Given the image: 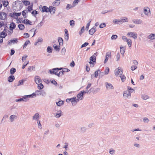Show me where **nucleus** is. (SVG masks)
Here are the masks:
<instances>
[{
  "instance_id": "56",
  "label": "nucleus",
  "mask_w": 155,
  "mask_h": 155,
  "mask_svg": "<svg viewBox=\"0 0 155 155\" xmlns=\"http://www.w3.org/2000/svg\"><path fill=\"white\" fill-rule=\"evenodd\" d=\"M28 57V55H23L22 58V60L23 61L26 60V58Z\"/></svg>"
},
{
  "instance_id": "50",
  "label": "nucleus",
  "mask_w": 155,
  "mask_h": 155,
  "mask_svg": "<svg viewBox=\"0 0 155 155\" xmlns=\"http://www.w3.org/2000/svg\"><path fill=\"white\" fill-rule=\"evenodd\" d=\"M0 35H3L4 36H1L2 38H5V36L7 35V34L4 31L1 32L0 33Z\"/></svg>"
},
{
  "instance_id": "4",
  "label": "nucleus",
  "mask_w": 155,
  "mask_h": 155,
  "mask_svg": "<svg viewBox=\"0 0 155 155\" xmlns=\"http://www.w3.org/2000/svg\"><path fill=\"white\" fill-rule=\"evenodd\" d=\"M39 9L43 12H48L49 11V8L46 6H44L42 7L41 5H40L39 7Z\"/></svg>"
},
{
  "instance_id": "57",
  "label": "nucleus",
  "mask_w": 155,
  "mask_h": 155,
  "mask_svg": "<svg viewBox=\"0 0 155 155\" xmlns=\"http://www.w3.org/2000/svg\"><path fill=\"white\" fill-rule=\"evenodd\" d=\"M109 72V69L108 68H107L104 71L105 74H108Z\"/></svg>"
},
{
  "instance_id": "18",
  "label": "nucleus",
  "mask_w": 155,
  "mask_h": 155,
  "mask_svg": "<svg viewBox=\"0 0 155 155\" xmlns=\"http://www.w3.org/2000/svg\"><path fill=\"white\" fill-rule=\"evenodd\" d=\"M49 72L51 74H55V75H57L58 76V71L56 70H54V68L52 70H50Z\"/></svg>"
},
{
  "instance_id": "41",
  "label": "nucleus",
  "mask_w": 155,
  "mask_h": 155,
  "mask_svg": "<svg viewBox=\"0 0 155 155\" xmlns=\"http://www.w3.org/2000/svg\"><path fill=\"white\" fill-rule=\"evenodd\" d=\"M143 121L144 123H148L149 121V119L146 117H145L143 118Z\"/></svg>"
},
{
  "instance_id": "62",
  "label": "nucleus",
  "mask_w": 155,
  "mask_h": 155,
  "mask_svg": "<svg viewBox=\"0 0 155 155\" xmlns=\"http://www.w3.org/2000/svg\"><path fill=\"white\" fill-rule=\"evenodd\" d=\"M28 11L29 12H30L31 10H33L32 6H29L28 7Z\"/></svg>"
},
{
  "instance_id": "14",
  "label": "nucleus",
  "mask_w": 155,
  "mask_h": 155,
  "mask_svg": "<svg viewBox=\"0 0 155 155\" xmlns=\"http://www.w3.org/2000/svg\"><path fill=\"white\" fill-rule=\"evenodd\" d=\"M17 118V116L12 115L10 117L9 120L11 122H12L15 120Z\"/></svg>"
},
{
  "instance_id": "46",
  "label": "nucleus",
  "mask_w": 155,
  "mask_h": 155,
  "mask_svg": "<svg viewBox=\"0 0 155 155\" xmlns=\"http://www.w3.org/2000/svg\"><path fill=\"white\" fill-rule=\"evenodd\" d=\"M142 99L144 100H146L149 98V97L148 96L146 95H144L142 97Z\"/></svg>"
},
{
  "instance_id": "26",
  "label": "nucleus",
  "mask_w": 155,
  "mask_h": 155,
  "mask_svg": "<svg viewBox=\"0 0 155 155\" xmlns=\"http://www.w3.org/2000/svg\"><path fill=\"white\" fill-rule=\"evenodd\" d=\"M15 79V78L13 76L11 75L8 77V80L9 82H11L14 81Z\"/></svg>"
},
{
  "instance_id": "33",
  "label": "nucleus",
  "mask_w": 155,
  "mask_h": 155,
  "mask_svg": "<svg viewBox=\"0 0 155 155\" xmlns=\"http://www.w3.org/2000/svg\"><path fill=\"white\" fill-rule=\"evenodd\" d=\"M53 48L52 47L48 46L47 48V51L48 53H51L52 52Z\"/></svg>"
},
{
  "instance_id": "22",
  "label": "nucleus",
  "mask_w": 155,
  "mask_h": 155,
  "mask_svg": "<svg viewBox=\"0 0 155 155\" xmlns=\"http://www.w3.org/2000/svg\"><path fill=\"white\" fill-rule=\"evenodd\" d=\"M39 117V114L38 113H36L33 117V120H35L37 121L38 120Z\"/></svg>"
},
{
  "instance_id": "64",
  "label": "nucleus",
  "mask_w": 155,
  "mask_h": 155,
  "mask_svg": "<svg viewBox=\"0 0 155 155\" xmlns=\"http://www.w3.org/2000/svg\"><path fill=\"white\" fill-rule=\"evenodd\" d=\"M88 43L87 42H85L81 45V48H82L88 45Z\"/></svg>"
},
{
  "instance_id": "8",
  "label": "nucleus",
  "mask_w": 155,
  "mask_h": 155,
  "mask_svg": "<svg viewBox=\"0 0 155 155\" xmlns=\"http://www.w3.org/2000/svg\"><path fill=\"white\" fill-rule=\"evenodd\" d=\"M6 14L4 12H2L0 13V18L2 20H5L6 18Z\"/></svg>"
},
{
  "instance_id": "42",
  "label": "nucleus",
  "mask_w": 155,
  "mask_h": 155,
  "mask_svg": "<svg viewBox=\"0 0 155 155\" xmlns=\"http://www.w3.org/2000/svg\"><path fill=\"white\" fill-rule=\"evenodd\" d=\"M30 43V41L29 40H27L26 41L24 45V46H23V48H25L27 46V45L29 44V43Z\"/></svg>"
},
{
  "instance_id": "29",
  "label": "nucleus",
  "mask_w": 155,
  "mask_h": 155,
  "mask_svg": "<svg viewBox=\"0 0 155 155\" xmlns=\"http://www.w3.org/2000/svg\"><path fill=\"white\" fill-rule=\"evenodd\" d=\"M58 41L60 45H62L63 44V39L60 37L58 38Z\"/></svg>"
},
{
  "instance_id": "25",
  "label": "nucleus",
  "mask_w": 155,
  "mask_h": 155,
  "mask_svg": "<svg viewBox=\"0 0 155 155\" xmlns=\"http://www.w3.org/2000/svg\"><path fill=\"white\" fill-rule=\"evenodd\" d=\"M148 38L151 40L155 39V34H151L148 36Z\"/></svg>"
},
{
  "instance_id": "27",
  "label": "nucleus",
  "mask_w": 155,
  "mask_h": 155,
  "mask_svg": "<svg viewBox=\"0 0 155 155\" xmlns=\"http://www.w3.org/2000/svg\"><path fill=\"white\" fill-rule=\"evenodd\" d=\"M22 23H25L26 24H29L30 25H32V23L29 20L26 19H25L23 21Z\"/></svg>"
},
{
  "instance_id": "32",
  "label": "nucleus",
  "mask_w": 155,
  "mask_h": 155,
  "mask_svg": "<svg viewBox=\"0 0 155 155\" xmlns=\"http://www.w3.org/2000/svg\"><path fill=\"white\" fill-rule=\"evenodd\" d=\"M35 93H34L31 94L26 95V96H25L26 97V98H28V97L33 98V97H35Z\"/></svg>"
},
{
  "instance_id": "19",
  "label": "nucleus",
  "mask_w": 155,
  "mask_h": 155,
  "mask_svg": "<svg viewBox=\"0 0 155 155\" xmlns=\"http://www.w3.org/2000/svg\"><path fill=\"white\" fill-rule=\"evenodd\" d=\"M144 13L146 15H148L149 12H150V9L149 8L147 7L144 8L143 9Z\"/></svg>"
},
{
  "instance_id": "15",
  "label": "nucleus",
  "mask_w": 155,
  "mask_h": 155,
  "mask_svg": "<svg viewBox=\"0 0 155 155\" xmlns=\"http://www.w3.org/2000/svg\"><path fill=\"white\" fill-rule=\"evenodd\" d=\"M35 81L36 83L37 84L40 82H41L42 81L40 79V78L38 76H35Z\"/></svg>"
},
{
  "instance_id": "11",
  "label": "nucleus",
  "mask_w": 155,
  "mask_h": 155,
  "mask_svg": "<svg viewBox=\"0 0 155 155\" xmlns=\"http://www.w3.org/2000/svg\"><path fill=\"white\" fill-rule=\"evenodd\" d=\"M56 8L54 7L50 6L49 8V11L51 14H54L55 13Z\"/></svg>"
},
{
  "instance_id": "39",
  "label": "nucleus",
  "mask_w": 155,
  "mask_h": 155,
  "mask_svg": "<svg viewBox=\"0 0 155 155\" xmlns=\"http://www.w3.org/2000/svg\"><path fill=\"white\" fill-rule=\"evenodd\" d=\"M18 27L20 30H23L25 28L24 25L22 24L18 25Z\"/></svg>"
},
{
  "instance_id": "12",
  "label": "nucleus",
  "mask_w": 155,
  "mask_h": 155,
  "mask_svg": "<svg viewBox=\"0 0 155 155\" xmlns=\"http://www.w3.org/2000/svg\"><path fill=\"white\" fill-rule=\"evenodd\" d=\"M18 42V39L16 38H15L14 39H12L8 41V45H10L12 43L15 44L17 43Z\"/></svg>"
},
{
  "instance_id": "59",
  "label": "nucleus",
  "mask_w": 155,
  "mask_h": 155,
  "mask_svg": "<svg viewBox=\"0 0 155 155\" xmlns=\"http://www.w3.org/2000/svg\"><path fill=\"white\" fill-rule=\"evenodd\" d=\"M24 38H28L29 37V35L28 33H25L24 34Z\"/></svg>"
},
{
  "instance_id": "7",
  "label": "nucleus",
  "mask_w": 155,
  "mask_h": 155,
  "mask_svg": "<svg viewBox=\"0 0 155 155\" xmlns=\"http://www.w3.org/2000/svg\"><path fill=\"white\" fill-rule=\"evenodd\" d=\"M84 94L82 92V91H80V93H79L77 95V97H78L77 99H78L80 100H82L83 99L84 97L83 95Z\"/></svg>"
},
{
  "instance_id": "40",
  "label": "nucleus",
  "mask_w": 155,
  "mask_h": 155,
  "mask_svg": "<svg viewBox=\"0 0 155 155\" xmlns=\"http://www.w3.org/2000/svg\"><path fill=\"white\" fill-rule=\"evenodd\" d=\"M100 73L101 71L99 70L95 71L94 73L95 77L97 78L98 76V74Z\"/></svg>"
},
{
  "instance_id": "9",
  "label": "nucleus",
  "mask_w": 155,
  "mask_h": 155,
  "mask_svg": "<svg viewBox=\"0 0 155 155\" xmlns=\"http://www.w3.org/2000/svg\"><path fill=\"white\" fill-rule=\"evenodd\" d=\"M28 100V98H26L25 96L24 97H23L21 98H20L19 99H16L15 100L16 102H20V101H27Z\"/></svg>"
},
{
  "instance_id": "52",
  "label": "nucleus",
  "mask_w": 155,
  "mask_h": 155,
  "mask_svg": "<svg viewBox=\"0 0 155 155\" xmlns=\"http://www.w3.org/2000/svg\"><path fill=\"white\" fill-rule=\"evenodd\" d=\"M120 77L121 79L122 82H124L125 80L126 77L124 75H120Z\"/></svg>"
},
{
  "instance_id": "37",
  "label": "nucleus",
  "mask_w": 155,
  "mask_h": 155,
  "mask_svg": "<svg viewBox=\"0 0 155 155\" xmlns=\"http://www.w3.org/2000/svg\"><path fill=\"white\" fill-rule=\"evenodd\" d=\"M38 89H41L42 88H43L44 87L43 85V84L41 83L40 84H38Z\"/></svg>"
},
{
  "instance_id": "17",
  "label": "nucleus",
  "mask_w": 155,
  "mask_h": 155,
  "mask_svg": "<svg viewBox=\"0 0 155 155\" xmlns=\"http://www.w3.org/2000/svg\"><path fill=\"white\" fill-rule=\"evenodd\" d=\"M113 22L115 24L121 25L122 24V21L120 19H114L113 21Z\"/></svg>"
},
{
  "instance_id": "49",
  "label": "nucleus",
  "mask_w": 155,
  "mask_h": 155,
  "mask_svg": "<svg viewBox=\"0 0 155 155\" xmlns=\"http://www.w3.org/2000/svg\"><path fill=\"white\" fill-rule=\"evenodd\" d=\"M106 26V24L105 23H102L100 25L99 27L100 28H103Z\"/></svg>"
},
{
  "instance_id": "23",
  "label": "nucleus",
  "mask_w": 155,
  "mask_h": 155,
  "mask_svg": "<svg viewBox=\"0 0 155 155\" xmlns=\"http://www.w3.org/2000/svg\"><path fill=\"white\" fill-rule=\"evenodd\" d=\"M53 47L55 51L58 52L59 51L60 49V46H58L55 44H54L53 45Z\"/></svg>"
},
{
  "instance_id": "21",
  "label": "nucleus",
  "mask_w": 155,
  "mask_h": 155,
  "mask_svg": "<svg viewBox=\"0 0 155 155\" xmlns=\"http://www.w3.org/2000/svg\"><path fill=\"white\" fill-rule=\"evenodd\" d=\"M62 113V112L61 110L58 111L57 113H56L55 116L57 118L59 117L61 115Z\"/></svg>"
},
{
  "instance_id": "3",
  "label": "nucleus",
  "mask_w": 155,
  "mask_h": 155,
  "mask_svg": "<svg viewBox=\"0 0 155 155\" xmlns=\"http://www.w3.org/2000/svg\"><path fill=\"white\" fill-rule=\"evenodd\" d=\"M114 73L116 76L118 75H121L123 73L122 69L119 67L118 68L115 69L114 71Z\"/></svg>"
},
{
  "instance_id": "43",
  "label": "nucleus",
  "mask_w": 155,
  "mask_h": 155,
  "mask_svg": "<svg viewBox=\"0 0 155 155\" xmlns=\"http://www.w3.org/2000/svg\"><path fill=\"white\" fill-rule=\"evenodd\" d=\"M129 47H130L131 46L132 41L131 39H128V41H126Z\"/></svg>"
},
{
  "instance_id": "47",
  "label": "nucleus",
  "mask_w": 155,
  "mask_h": 155,
  "mask_svg": "<svg viewBox=\"0 0 155 155\" xmlns=\"http://www.w3.org/2000/svg\"><path fill=\"white\" fill-rule=\"evenodd\" d=\"M22 2L25 5H29L30 4V2L28 1H22Z\"/></svg>"
},
{
  "instance_id": "58",
  "label": "nucleus",
  "mask_w": 155,
  "mask_h": 155,
  "mask_svg": "<svg viewBox=\"0 0 155 155\" xmlns=\"http://www.w3.org/2000/svg\"><path fill=\"white\" fill-rule=\"evenodd\" d=\"M136 66L132 65L131 67V69L132 71H134L137 68Z\"/></svg>"
},
{
  "instance_id": "2",
  "label": "nucleus",
  "mask_w": 155,
  "mask_h": 155,
  "mask_svg": "<svg viewBox=\"0 0 155 155\" xmlns=\"http://www.w3.org/2000/svg\"><path fill=\"white\" fill-rule=\"evenodd\" d=\"M123 96L125 99H129L131 97V94L130 91H125L124 92Z\"/></svg>"
},
{
  "instance_id": "31",
  "label": "nucleus",
  "mask_w": 155,
  "mask_h": 155,
  "mask_svg": "<svg viewBox=\"0 0 155 155\" xmlns=\"http://www.w3.org/2000/svg\"><path fill=\"white\" fill-rule=\"evenodd\" d=\"M64 103V101H60L58 102H57L56 104L58 106H60L63 105Z\"/></svg>"
},
{
  "instance_id": "10",
  "label": "nucleus",
  "mask_w": 155,
  "mask_h": 155,
  "mask_svg": "<svg viewBox=\"0 0 155 155\" xmlns=\"http://www.w3.org/2000/svg\"><path fill=\"white\" fill-rule=\"evenodd\" d=\"M96 31V27H94L89 30V34L91 35H93L95 32Z\"/></svg>"
},
{
  "instance_id": "20",
  "label": "nucleus",
  "mask_w": 155,
  "mask_h": 155,
  "mask_svg": "<svg viewBox=\"0 0 155 155\" xmlns=\"http://www.w3.org/2000/svg\"><path fill=\"white\" fill-rule=\"evenodd\" d=\"M60 3V0H56L54 2H53L52 5L54 6H58Z\"/></svg>"
},
{
  "instance_id": "1",
  "label": "nucleus",
  "mask_w": 155,
  "mask_h": 155,
  "mask_svg": "<svg viewBox=\"0 0 155 155\" xmlns=\"http://www.w3.org/2000/svg\"><path fill=\"white\" fill-rule=\"evenodd\" d=\"M127 36L130 38H133L135 39L137 38V35L136 33L134 32H128Z\"/></svg>"
},
{
  "instance_id": "34",
  "label": "nucleus",
  "mask_w": 155,
  "mask_h": 155,
  "mask_svg": "<svg viewBox=\"0 0 155 155\" xmlns=\"http://www.w3.org/2000/svg\"><path fill=\"white\" fill-rule=\"evenodd\" d=\"M16 70L15 68H12L10 70V73L11 74H14L16 72Z\"/></svg>"
},
{
  "instance_id": "55",
  "label": "nucleus",
  "mask_w": 155,
  "mask_h": 155,
  "mask_svg": "<svg viewBox=\"0 0 155 155\" xmlns=\"http://www.w3.org/2000/svg\"><path fill=\"white\" fill-rule=\"evenodd\" d=\"M120 58V55L119 53H118L116 55L117 61H118L119 60Z\"/></svg>"
},
{
  "instance_id": "24",
  "label": "nucleus",
  "mask_w": 155,
  "mask_h": 155,
  "mask_svg": "<svg viewBox=\"0 0 155 155\" xmlns=\"http://www.w3.org/2000/svg\"><path fill=\"white\" fill-rule=\"evenodd\" d=\"M96 58L95 55H93L90 58V62H96Z\"/></svg>"
},
{
  "instance_id": "30",
  "label": "nucleus",
  "mask_w": 155,
  "mask_h": 155,
  "mask_svg": "<svg viewBox=\"0 0 155 155\" xmlns=\"http://www.w3.org/2000/svg\"><path fill=\"white\" fill-rule=\"evenodd\" d=\"M120 20L122 21V24L123 22H127L128 21V18L125 17H124L123 18H121Z\"/></svg>"
},
{
  "instance_id": "54",
  "label": "nucleus",
  "mask_w": 155,
  "mask_h": 155,
  "mask_svg": "<svg viewBox=\"0 0 155 155\" xmlns=\"http://www.w3.org/2000/svg\"><path fill=\"white\" fill-rule=\"evenodd\" d=\"M82 92L84 94H90L91 93V91H89L88 89H86V90L84 91V90L82 91Z\"/></svg>"
},
{
  "instance_id": "61",
  "label": "nucleus",
  "mask_w": 155,
  "mask_h": 155,
  "mask_svg": "<svg viewBox=\"0 0 155 155\" xmlns=\"http://www.w3.org/2000/svg\"><path fill=\"white\" fill-rule=\"evenodd\" d=\"M14 16L16 17H18L20 16L21 14V12L20 13H16V12H14Z\"/></svg>"
},
{
  "instance_id": "53",
  "label": "nucleus",
  "mask_w": 155,
  "mask_h": 155,
  "mask_svg": "<svg viewBox=\"0 0 155 155\" xmlns=\"http://www.w3.org/2000/svg\"><path fill=\"white\" fill-rule=\"evenodd\" d=\"M37 123V124H38V128L40 129H41L42 128V126L40 123V121L39 120H38Z\"/></svg>"
},
{
  "instance_id": "28",
  "label": "nucleus",
  "mask_w": 155,
  "mask_h": 155,
  "mask_svg": "<svg viewBox=\"0 0 155 155\" xmlns=\"http://www.w3.org/2000/svg\"><path fill=\"white\" fill-rule=\"evenodd\" d=\"M16 27L15 24L13 22H12L10 25V29L11 30H13Z\"/></svg>"
},
{
  "instance_id": "35",
  "label": "nucleus",
  "mask_w": 155,
  "mask_h": 155,
  "mask_svg": "<svg viewBox=\"0 0 155 155\" xmlns=\"http://www.w3.org/2000/svg\"><path fill=\"white\" fill-rule=\"evenodd\" d=\"M69 23L70 26L73 27L75 25V21L72 20L70 21Z\"/></svg>"
},
{
  "instance_id": "44",
  "label": "nucleus",
  "mask_w": 155,
  "mask_h": 155,
  "mask_svg": "<svg viewBox=\"0 0 155 155\" xmlns=\"http://www.w3.org/2000/svg\"><path fill=\"white\" fill-rule=\"evenodd\" d=\"M115 150L113 149H111L110 150H109V153L113 155L115 153Z\"/></svg>"
},
{
  "instance_id": "38",
  "label": "nucleus",
  "mask_w": 155,
  "mask_h": 155,
  "mask_svg": "<svg viewBox=\"0 0 155 155\" xmlns=\"http://www.w3.org/2000/svg\"><path fill=\"white\" fill-rule=\"evenodd\" d=\"M120 52L121 54H122L123 55L125 51V49L123 47H120Z\"/></svg>"
},
{
  "instance_id": "51",
  "label": "nucleus",
  "mask_w": 155,
  "mask_h": 155,
  "mask_svg": "<svg viewBox=\"0 0 155 155\" xmlns=\"http://www.w3.org/2000/svg\"><path fill=\"white\" fill-rule=\"evenodd\" d=\"M66 49L65 48H63L61 50V54L63 55H64L66 52Z\"/></svg>"
},
{
  "instance_id": "45",
  "label": "nucleus",
  "mask_w": 155,
  "mask_h": 155,
  "mask_svg": "<svg viewBox=\"0 0 155 155\" xmlns=\"http://www.w3.org/2000/svg\"><path fill=\"white\" fill-rule=\"evenodd\" d=\"M43 41V39L42 38H39L37 40V42H36V43H35V45H37V44L38 43H39V42H42Z\"/></svg>"
},
{
  "instance_id": "48",
  "label": "nucleus",
  "mask_w": 155,
  "mask_h": 155,
  "mask_svg": "<svg viewBox=\"0 0 155 155\" xmlns=\"http://www.w3.org/2000/svg\"><path fill=\"white\" fill-rule=\"evenodd\" d=\"M44 23V21H41L40 23L38 24L37 26L38 28H40L43 25Z\"/></svg>"
},
{
  "instance_id": "36",
  "label": "nucleus",
  "mask_w": 155,
  "mask_h": 155,
  "mask_svg": "<svg viewBox=\"0 0 155 155\" xmlns=\"http://www.w3.org/2000/svg\"><path fill=\"white\" fill-rule=\"evenodd\" d=\"M42 92V90H37L35 92V96L36 95H41V92Z\"/></svg>"
},
{
  "instance_id": "63",
  "label": "nucleus",
  "mask_w": 155,
  "mask_h": 155,
  "mask_svg": "<svg viewBox=\"0 0 155 155\" xmlns=\"http://www.w3.org/2000/svg\"><path fill=\"white\" fill-rule=\"evenodd\" d=\"M86 129L84 127H81V131L82 132H84L86 130Z\"/></svg>"
},
{
  "instance_id": "6",
  "label": "nucleus",
  "mask_w": 155,
  "mask_h": 155,
  "mask_svg": "<svg viewBox=\"0 0 155 155\" xmlns=\"http://www.w3.org/2000/svg\"><path fill=\"white\" fill-rule=\"evenodd\" d=\"M105 84L107 90H113L114 89V87L111 84L107 82H106Z\"/></svg>"
},
{
  "instance_id": "60",
  "label": "nucleus",
  "mask_w": 155,
  "mask_h": 155,
  "mask_svg": "<svg viewBox=\"0 0 155 155\" xmlns=\"http://www.w3.org/2000/svg\"><path fill=\"white\" fill-rule=\"evenodd\" d=\"M117 38V36L116 35H113L111 37V39H116Z\"/></svg>"
},
{
  "instance_id": "16",
  "label": "nucleus",
  "mask_w": 155,
  "mask_h": 155,
  "mask_svg": "<svg viewBox=\"0 0 155 155\" xmlns=\"http://www.w3.org/2000/svg\"><path fill=\"white\" fill-rule=\"evenodd\" d=\"M132 21L134 23L137 24H140L142 23V21L140 19H133Z\"/></svg>"
},
{
  "instance_id": "5",
  "label": "nucleus",
  "mask_w": 155,
  "mask_h": 155,
  "mask_svg": "<svg viewBox=\"0 0 155 155\" xmlns=\"http://www.w3.org/2000/svg\"><path fill=\"white\" fill-rule=\"evenodd\" d=\"M79 99H78L76 98V97H75L72 98L71 102L72 105L73 106H75L77 104V103L79 102Z\"/></svg>"
},
{
  "instance_id": "13",
  "label": "nucleus",
  "mask_w": 155,
  "mask_h": 155,
  "mask_svg": "<svg viewBox=\"0 0 155 155\" xmlns=\"http://www.w3.org/2000/svg\"><path fill=\"white\" fill-rule=\"evenodd\" d=\"M111 56V53L110 52H108L107 53L106 58L104 61V63H106L108 61V58L110 56Z\"/></svg>"
}]
</instances>
